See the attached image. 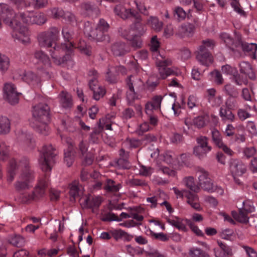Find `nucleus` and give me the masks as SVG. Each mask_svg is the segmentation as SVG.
I'll return each mask as SVG.
<instances>
[{
	"instance_id": "nucleus-1",
	"label": "nucleus",
	"mask_w": 257,
	"mask_h": 257,
	"mask_svg": "<svg viewBox=\"0 0 257 257\" xmlns=\"http://www.w3.org/2000/svg\"><path fill=\"white\" fill-rule=\"evenodd\" d=\"M150 46L151 50L157 54L156 64L161 78L164 79L172 75L178 76L181 74V72L178 68L175 67H168L172 65V61L171 59L157 54L160 46V42L157 36H154L151 38Z\"/></svg>"
},
{
	"instance_id": "nucleus-2",
	"label": "nucleus",
	"mask_w": 257,
	"mask_h": 257,
	"mask_svg": "<svg viewBox=\"0 0 257 257\" xmlns=\"http://www.w3.org/2000/svg\"><path fill=\"white\" fill-rule=\"evenodd\" d=\"M16 168L21 169L23 171L19 180L16 183L15 187L19 191H23L30 188V182L34 177L32 172L29 169V161L27 158H24L17 165L15 160L12 159L10 162V175L13 178L14 171Z\"/></svg>"
},
{
	"instance_id": "nucleus-3",
	"label": "nucleus",
	"mask_w": 257,
	"mask_h": 257,
	"mask_svg": "<svg viewBox=\"0 0 257 257\" xmlns=\"http://www.w3.org/2000/svg\"><path fill=\"white\" fill-rule=\"evenodd\" d=\"M92 23L87 22L84 25V33L90 39L95 40L98 42L108 40V36L105 34L109 25L103 19H100L97 27L94 30Z\"/></svg>"
},
{
	"instance_id": "nucleus-4",
	"label": "nucleus",
	"mask_w": 257,
	"mask_h": 257,
	"mask_svg": "<svg viewBox=\"0 0 257 257\" xmlns=\"http://www.w3.org/2000/svg\"><path fill=\"white\" fill-rule=\"evenodd\" d=\"M74 48L72 43L62 44L52 48L49 52L54 62L57 65H61L71 60V54Z\"/></svg>"
},
{
	"instance_id": "nucleus-5",
	"label": "nucleus",
	"mask_w": 257,
	"mask_h": 257,
	"mask_svg": "<svg viewBox=\"0 0 257 257\" xmlns=\"http://www.w3.org/2000/svg\"><path fill=\"white\" fill-rule=\"evenodd\" d=\"M33 118L31 122L32 127L38 128L41 125L44 130H47L46 122L49 119V107L45 103H39L33 107L32 110Z\"/></svg>"
},
{
	"instance_id": "nucleus-6",
	"label": "nucleus",
	"mask_w": 257,
	"mask_h": 257,
	"mask_svg": "<svg viewBox=\"0 0 257 257\" xmlns=\"http://www.w3.org/2000/svg\"><path fill=\"white\" fill-rule=\"evenodd\" d=\"M56 156V150L51 145L43 146L39 159V165L43 171L49 172L51 170Z\"/></svg>"
},
{
	"instance_id": "nucleus-7",
	"label": "nucleus",
	"mask_w": 257,
	"mask_h": 257,
	"mask_svg": "<svg viewBox=\"0 0 257 257\" xmlns=\"http://www.w3.org/2000/svg\"><path fill=\"white\" fill-rule=\"evenodd\" d=\"M11 28L13 29L12 36L15 40L25 45L31 43L30 33L27 27L18 22Z\"/></svg>"
},
{
	"instance_id": "nucleus-8",
	"label": "nucleus",
	"mask_w": 257,
	"mask_h": 257,
	"mask_svg": "<svg viewBox=\"0 0 257 257\" xmlns=\"http://www.w3.org/2000/svg\"><path fill=\"white\" fill-rule=\"evenodd\" d=\"M115 14L123 20L140 19V15L135 10L127 7L124 0H120L119 3L114 8Z\"/></svg>"
},
{
	"instance_id": "nucleus-9",
	"label": "nucleus",
	"mask_w": 257,
	"mask_h": 257,
	"mask_svg": "<svg viewBox=\"0 0 257 257\" xmlns=\"http://www.w3.org/2000/svg\"><path fill=\"white\" fill-rule=\"evenodd\" d=\"M58 35L59 31L55 28L41 33L38 36L39 45L41 47H51L53 42L58 40Z\"/></svg>"
},
{
	"instance_id": "nucleus-10",
	"label": "nucleus",
	"mask_w": 257,
	"mask_h": 257,
	"mask_svg": "<svg viewBox=\"0 0 257 257\" xmlns=\"http://www.w3.org/2000/svg\"><path fill=\"white\" fill-rule=\"evenodd\" d=\"M88 75L89 76H93V78L90 79L89 81V88L93 93V98L96 100H98L103 97L106 93V90L103 86L98 84L97 78L98 74L96 70H90Z\"/></svg>"
},
{
	"instance_id": "nucleus-11",
	"label": "nucleus",
	"mask_w": 257,
	"mask_h": 257,
	"mask_svg": "<svg viewBox=\"0 0 257 257\" xmlns=\"http://www.w3.org/2000/svg\"><path fill=\"white\" fill-rule=\"evenodd\" d=\"M172 190L177 198H183L184 196L185 197L187 198V202L192 208L197 210H200V206L199 203V198L197 194L191 192L190 191H187V189L180 190L177 187H173Z\"/></svg>"
},
{
	"instance_id": "nucleus-12",
	"label": "nucleus",
	"mask_w": 257,
	"mask_h": 257,
	"mask_svg": "<svg viewBox=\"0 0 257 257\" xmlns=\"http://www.w3.org/2000/svg\"><path fill=\"white\" fill-rule=\"evenodd\" d=\"M197 146L194 148L193 153L199 159L204 158L212 147L208 145V138L205 136H200L196 139Z\"/></svg>"
},
{
	"instance_id": "nucleus-13",
	"label": "nucleus",
	"mask_w": 257,
	"mask_h": 257,
	"mask_svg": "<svg viewBox=\"0 0 257 257\" xmlns=\"http://www.w3.org/2000/svg\"><path fill=\"white\" fill-rule=\"evenodd\" d=\"M16 14L8 5L5 4H0V16L3 20L4 22L10 26H13V24L17 23V18Z\"/></svg>"
},
{
	"instance_id": "nucleus-14",
	"label": "nucleus",
	"mask_w": 257,
	"mask_h": 257,
	"mask_svg": "<svg viewBox=\"0 0 257 257\" xmlns=\"http://www.w3.org/2000/svg\"><path fill=\"white\" fill-rule=\"evenodd\" d=\"M197 173H198V184L204 190L212 192L214 189V185L212 180L210 179L207 171L203 168H199Z\"/></svg>"
},
{
	"instance_id": "nucleus-15",
	"label": "nucleus",
	"mask_w": 257,
	"mask_h": 257,
	"mask_svg": "<svg viewBox=\"0 0 257 257\" xmlns=\"http://www.w3.org/2000/svg\"><path fill=\"white\" fill-rule=\"evenodd\" d=\"M4 96L8 102L14 105L19 102V93L15 85L11 83H6L4 87Z\"/></svg>"
},
{
	"instance_id": "nucleus-16",
	"label": "nucleus",
	"mask_w": 257,
	"mask_h": 257,
	"mask_svg": "<svg viewBox=\"0 0 257 257\" xmlns=\"http://www.w3.org/2000/svg\"><path fill=\"white\" fill-rule=\"evenodd\" d=\"M229 169L234 177L242 176L246 171L245 165L241 161L236 159H232L230 160Z\"/></svg>"
},
{
	"instance_id": "nucleus-17",
	"label": "nucleus",
	"mask_w": 257,
	"mask_h": 257,
	"mask_svg": "<svg viewBox=\"0 0 257 257\" xmlns=\"http://www.w3.org/2000/svg\"><path fill=\"white\" fill-rule=\"evenodd\" d=\"M48 186V180L45 177L41 178L38 182L37 185L36 186L33 193L34 194L36 199H38L45 194L46 188Z\"/></svg>"
},
{
	"instance_id": "nucleus-18",
	"label": "nucleus",
	"mask_w": 257,
	"mask_h": 257,
	"mask_svg": "<svg viewBox=\"0 0 257 257\" xmlns=\"http://www.w3.org/2000/svg\"><path fill=\"white\" fill-rule=\"evenodd\" d=\"M163 97L160 95L154 96L152 100L148 102L145 105V111L147 114L152 113L154 110L159 109Z\"/></svg>"
},
{
	"instance_id": "nucleus-19",
	"label": "nucleus",
	"mask_w": 257,
	"mask_h": 257,
	"mask_svg": "<svg viewBox=\"0 0 257 257\" xmlns=\"http://www.w3.org/2000/svg\"><path fill=\"white\" fill-rule=\"evenodd\" d=\"M81 13L84 16L96 17L99 14L97 7L89 3H84L81 5Z\"/></svg>"
},
{
	"instance_id": "nucleus-20",
	"label": "nucleus",
	"mask_w": 257,
	"mask_h": 257,
	"mask_svg": "<svg viewBox=\"0 0 257 257\" xmlns=\"http://www.w3.org/2000/svg\"><path fill=\"white\" fill-rule=\"evenodd\" d=\"M196 59L200 64L207 66L210 65L213 62L212 56L208 51L198 49Z\"/></svg>"
},
{
	"instance_id": "nucleus-21",
	"label": "nucleus",
	"mask_w": 257,
	"mask_h": 257,
	"mask_svg": "<svg viewBox=\"0 0 257 257\" xmlns=\"http://www.w3.org/2000/svg\"><path fill=\"white\" fill-rule=\"evenodd\" d=\"M59 102L61 106L65 108H70L73 106L71 95L66 91H62L59 95Z\"/></svg>"
},
{
	"instance_id": "nucleus-22",
	"label": "nucleus",
	"mask_w": 257,
	"mask_h": 257,
	"mask_svg": "<svg viewBox=\"0 0 257 257\" xmlns=\"http://www.w3.org/2000/svg\"><path fill=\"white\" fill-rule=\"evenodd\" d=\"M182 184L189 190L193 193H196L200 190V188L194 181V178L192 176H188L184 177L182 181Z\"/></svg>"
},
{
	"instance_id": "nucleus-23",
	"label": "nucleus",
	"mask_w": 257,
	"mask_h": 257,
	"mask_svg": "<svg viewBox=\"0 0 257 257\" xmlns=\"http://www.w3.org/2000/svg\"><path fill=\"white\" fill-rule=\"evenodd\" d=\"M84 187L77 182L72 183L70 189V195L71 200H75L76 197H81L84 193Z\"/></svg>"
},
{
	"instance_id": "nucleus-24",
	"label": "nucleus",
	"mask_w": 257,
	"mask_h": 257,
	"mask_svg": "<svg viewBox=\"0 0 257 257\" xmlns=\"http://www.w3.org/2000/svg\"><path fill=\"white\" fill-rule=\"evenodd\" d=\"M34 57L39 62L43 64L47 68L51 67V63L48 55L42 50L36 51L34 54Z\"/></svg>"
},
{
	"instance_id": "nucleus-25",
	"label": "nucleus",
	"mask_w": 257,
	"mask_h": 257,
	"mask_svg": "<svg viewBox=\"0 0 257 257\" xmlns=\"http://www.w3.org/2000/svg\"><path fill=\"white\" fill-rule=\"evenodd\" d=\"M126 86L128 89H135L138 90L143 85L141 79L136 76L131 75L126 80Z\"/></svg>"
},
{
	"instance_id": "nucleus-26",
	"label": "nucleus",
	"mask_w": 257,
	"mask_h": 257,
	"mask_svg": "<svg viewBox=\"0 0 257 257\" xmlns=\"http://www.w3.org/2000/svg\"><path fill=\"white\" fill-rule=\"evenodd\" d=\"M219 115L223 122L227 121L233 122L235 119V116L231 111V109L225 107L224 106L220 107L219 111Z\"/></svg>"
},
{
	"instance_id": "nucleus-27",
	"label": "nucleus",
	"mask_w": 257,
	"mask_h": 257,
	"mask_svg": "<svg viewBox=\"0 0 257 257\" xmlns=\"http://www.w3.org/2000/svg\"><path fill=\"white\" fill-rule=\"evenodd\" d=\"M18 140L22 142L24 145L29 150L33 149L35 146V141L32 139L31 135L22 133L18 136Z\"/></svg>"
},
{
	"instance_id": "nucleus-28",
	"label": "nucleus",
	"mask_w": 257,
	"mask_h": 257,
	"mask_svg": "<svg viewBox=\"0 0 257 257\" xmlns=\"http://www.w3.org/2000/svg\"><path fill=\"white\" fill-rule=\"evenodd\" d=\"M111 50L113 55L116 56L123 55L127 52L125 49V44L121 42H117L113 44Z\"/></svg>"
},
{
	"instance_id": "nucleus-29",
	"label": "nucleus",
	"mask_w": 257,
	"mask_h": 257,
	"mask_svg": "<svg viewBox=\"0 0 257 257\" xmlns=\"http://www.w3.org/2000/svg\"><path fill=\"white\" fill-rule=\"evenodd\" d=\"M221 71L224 74L232 76L234 77L235 83L238 85H241V83L237 79L238 74L235 68L232 67L229 65H225L222 66Z\"/></svg>"
},
{
	"instance_id": "nucleus-30",
	"label": "nucleus",
	"mask_w": 257,
	"mask_h": 257,
	"mask_svg": "<svg viewBox=\"0 0 257 257\" xmlns=\"http://www.w3.org/2000/svg\"><path fill=\"white\" fill-rule=\"evenodd\" d=\"M240 71L241 73H243L248 76L251 79H254L255 75L253 71L250 64L246 62H242L240 63Z\"/></svg>"
},
{
	"instance_id": "nucleus-31",
	"label": "nucleus",
	"mask_w": 257,
	"mask_h": 257,
	"mask_svg": "<svg viewBox=\"0 0 257 257\" xmlns=\"http://www.w3.org/2000/svg\"><path fill=\"white\" fill-rule=\"evenodd\" d=\"M75 152L71 145L69 146L68 149L64 152V162L66 163L68 167H70L74 160Z\"/></svg>"
},
{
	"instance_id": "nucleus-32",
	"label": "nucleus",
	"mask_w": 257,
	"mask_h": 257,
	"mask_svg": "<svg viewBox=\"0 0 257 257\" xmlns=\"http://www.w3.org/2000/svg\"><path fill=\"white\" fill-rule=\"evenodd\" d=\"M121 187L120 184L116 183L113 180L107 179L104 186V189L107 192L116 193L119 191Z\"/></svg>"
},
{
	"instance_id": "nucleus-33",
	"label": "nucleus",
	"mask_w": 257,
	"mask_h": 257,
	"mask_svg": "<svg viewBox=\"0 0 257 257\" xmlns=\"http://www.w3.org/2000/svg\"><path fill=\"white\" fill-rule=\"evenodd\" d=\"M189 257H210L205 250L198 247H193L189 249Z\"/></svg>"
},
{
	"instance_id": "nucleus-34",
	"label": "nucleus",
	"mask_w": 257,
	"mask_h": 257,
	"mask_svg": "<svg viewBox=\"0 0 257 257\" xmlns=\"http://www.w3.org/2000/svg\"><path fill=\"white\" fill-rule=\"evenodd\" d=\"M144 212V209L142 207L134 208L131 210L130 217L138 221V223H141L144 218L143 215Z\"/></svg>"
},
{
	"instance_id": "nucleus-35",
	"label": "nucleus",
	"mask_w": 257,
	"mask_h": 257,
	"mask_svg": "<svg viewBox=\"0 0 257 257\" xmlns=\"http://www.w3.org/2000/svg\"><path fill=\"white\" fill-rule=\"evenodd\" d=\"M193 29V26L190 24L181 25L178 28V35L181 37L189 36L192 33Z\"/></svg>"
},
{
	"instance_id": "nucleus-36",
	"label": "nucleus",
	"mask_w": 257,
	"mask_h": 257,
	"mask_svg": "<svg viewBox=\"0 0 257 257\" xmlns=\"http://www.w3.org/2000/svg\"><path fill=\"white\" fill-rule=\"evenodd\" d=\"M248 213L239 208V212H232L233 218L237 221L246 223L248 221Z\"/></svg>"
},
{
	"instance_id": "nucleus-37",
	"label": "nucleus",
	"mask_w": 257,
	"mask_h": 257,
	"mask_svg": "<svg viewBox=\"0 0 257 257\" xmlns=\"http://www.w3.org/2000/svg\"><path fill=\"white\" fill-rule=\"evenodd\" d=\"M10 131V121L7 117L0 115V134L5 135Z\"/></svg>"
},
{
	"instance_id": "nucleus-38",
	"label": "nucleus",
	"mask_w": 257,
	"mask_h": 257,
	"mask_svg": "<svg viewBox=\"0 0 257 257\" xmlns=\"http://www.w3.org/2000/svg\"><path fill=\"white\" fill-rule=\"evenodd\" d=\"M167 222L172 225L176 227L179 230L186 231L187 230L185 224L183 223V220L178 217H173L172 218H168Z\"/></svg>"
},
{
	"instance_id": "nucleus-39",
	"label": "nucleus",
	"mask_w": 257,
	"mask_h": 257,
	"mask_svg": "<svg viewBox=\"0 0 257 257\" xmlns=\"http://www.w3.org/2000/svg\"><path fill=\"white\" fill-rule=\"evenodd\" d=\"M134 19L135 20V22L131 26L132 31H136L140 35H143L146 31V28L141 23V16L140 15V19Z\"/></svg>"
},
{
	"instance_id": "nucleus-40",
	"label": "nucleus",
	"mask_w": 257,
	"mask_h": 257,
	"mask_svg": "<svg viewBox=\"0 0 257 257\" xmlns=\"http://www.w3.org/2000/svg\"><path fill=\"white\" fill-rule=\"evenodd\" d=\"M47 21L45 15L42 13H35L33 12V17L32 20L29 19V22L32 23V24L42 25Z\"/></svg>"
},
{
	"instance_id": "nucleus-41",
	"label": "nucleus",
	"mask_w": 257,
	"mask_h": 257,
	"mask_svg": "<svg viewBox=\"0 0 257 257\" xmlns=\"http://www.w3.org/2000/svg\"><path fill=\"white\" fill-rule=\"evenodd\" d=\"M9 242L14 246L21 247L25 243V239L20 235H12L9 237Z\"/></svg>"
},
{
	"instance_id": "nucleus-42",
	"label": "nucleus",
	"mask_w": 257,
	"mask_h": 257,
	"mask_svg": "<svg viewBox=\"0 0 257 257\" xmlns=\"http://www.w3.org/2000/svg\"><path fill=\"white\" fill-rule=\"evenodd\" d=\"M212 140L214 145L218 147L223 143L221 133L216 128L211 131Z\"/></svg>"
},
{
	"instance_id": "nucleus-43",
	"label": "nucleus",
	"mask_w": 257,
	"mask_h": 257,
	"mask_svg": "<svg viewBox=\"0 0 257 257\" xmlns=\"http://www.w3.org/2000/svg\"><path fill=\"white\" fill-rule=\"evenodd\" d=\"M148 24L157 32L160 31L163 27L162 22L160 21L158 18L155 17H151L148 20Z\"/></svg>"
},
{
	"instance_id": "nucleus-44",
	"label": "nucleus",
	"mask_w": 257,
	"mask_h": 257,
	"mask_svg": "<svg viewBox=\"0 0 257 257\" xmlns=\"http://www.w3.org/2000/svg\"><path fill=\"white\" fill-rule=\"evenodd\" d=\"M33 17V12L26 11L24 12H20L17 14L16 18L17 21L21 20L24 23L28 24H32V23L29 22L28 21L31 19L32 20Z\"/></svg>"
},
{
	"instance_id": "nucleus-45",
	"label": "nucleus",
	"mask_w": 257,
	"mask_h": 257,
	"mask_svg": "<svg viewBox=\"0 0 257 257\" xmlns=\"http://www.w3.org/2000/svg\"><path fill=\"white\" fill-rule=\"evenodd\" d=\"M242 49L244 51L250 52L253 58H256L255 53L257 51V45L255 43H244L242 44Z\"/></svg>"
},
{
	"instance_id": "nucleus-46",
	"label": "nucleus",
	"mask_w": 257,
	"mask_h": 257,
	"mask_svg": "<svg viewBox=\"0 0 257 257\" xmlns=\"http://www.w3.org/2000/svg\"><path fill=\"white\" fill-rule=\"evenodd\" d=\"M215 257H230L232 255L231 248L223 249H214Z\"/></svg>"
},
{
	"instance_id": "nucleus-47",
	"label": "nucleus",
	"mask_w": 257,
	"mask_h": 257,
	"mask_svg": "<svg viewBox=\"0 0 257 257\" xmlns=\"http://www.w3.org/2000/svg\"><path fill=\"white\" fill-rule=\"evenodd\" d=\"M10 66V59L6 55L0 53V70L7 71Z\"/></svg>"
},
{
	"instance_id": "nucleus-48",
	"label": "nucleus",
	"mask_w": 257,
	"mask_h": 257,
	"mask_svg": "<svg viewBox=\"0 0 257 257\" xmlns=\"http://www.w3.org/2000/svg\"><path fill=\"white\" fill-rule=\"evenodd\" d=\"M126 95L127 101L130 105H132L135 100L139 98L137 92L133 89H128Z\"/></svg>"
},
{
	"instance_id": "nucleus-49",
	"label": "nucleus",
	"mask_w": 257,
	"mask_h": 257,
	"mask_svg": "<svg viewBox=\"0 0 257 257\" xmlns=\"http://www.w3.org/2000/svg\"><path fill=\"white\" fill-rule=\"evenodd\" d=\"M62 34L64 40L68 42L67 44L71 43L70 41L72 39L74 33L70 28L68 27H64L62 30Z\"/></svg>"
},
{
	"instance_id": "nucleus-50",
	"label": "nucleus",
	"mask_w": 257,
	"mask_h": 257,
	"mask_svg": "<svg viewBox=\"0 0 257 257\" xmlns=\"http://www.w3.org/2000/svg\"><path fill=\"white\" fill-rule=\"evenodd\" d=\"M215 42L213 40L207 39L202 41V44L199 46V50L208 51L213 49Z\"/></svg>"
},
{
	"instance_id": "nucleus-51",
	"label": "nucleus",
	"mask_w": 257,
	"mask_h": 257,
	"mask_svg": "<svg viewBox=\"0 0 257 257\" xmlns=\"http://www.w3.org/2000/svg\"><path fill=\"white\" fill-rule=\"evenodd\" d=\"M256 153V150L254 147H245L243 149V157L245 159L253 157Z\"/></svg>"
},
{
	"instance_id": "nucleus-52",
	"label": "nucleus",
	"mask_w": 257,
	"mask_h": 257,
	"mask_svg": "<svg viewBox=\"0 0 257 257\" xmlns=\"http://www.w3.org/2000/svg\"><path fill=\"white\" fill-rule=\"evenodd\" d=\"M101 120L103 121V120L100 119H99V126L98 127V128H95L90 135V140L93 143L97 142L98 138V136L100 135L102 130V126L100 125L101 123Z\"/></svg>"
},
{
	"instance_id": "nucleus-53",
	"label": "nucleus",
	"mask_w": 257,
	"mask_h": 257,
	"mask_svg": "<svg viewBox=\"0 0 257 257\" xmlns=\"http://www.w3.org/2000/svg\"><path fill=\"white\" fill-rule=\"evenodd\" d=\"M225 107L230 109H235L237 107V102L235 96H230L225 101Z\"/></svg>"
},
{
	"instance_id": "nucleus-54",
	"label": "nucleus",
	"mask_w": 257,
	"mask_h": 257,
	"mask_svg": "<svg viewBox=\"0 0 257 257\" xmlns=\"http://www.w3.org/2000/svg\"><path fill=\"white\" fill-rule=\"evenodd\" d=\"M22 78L24 81L28 83H30L36 80L37 76L33 72L28 71L27 72L23 73Z\"/></svg>"
},
{
	"instance_id": "nucleus-55",
	"label": "nucleus",
	"mask_w": 257,
	"mask_h": 257,
	"mask_svg": "<svg viewBox=\"0 0 257 257\" xmlns=\"http://www.w3.org/2000/svg\"><path fill=\"white\" fill-rule=\"evenodd\" d=\"M206 120V117L204 116H199L193 119L192 123L197 127L201 128L205 125Z\"/></svg>"
},
{
	"instance_id": "nucleus-56",
	"label": "nucleus",
	"mask_w": 257,
	"mask_h": 257,
	"mask_svg": "<svg viewBox=\"0 0 257 257\" xmlns=\"http://www.w3.org/2000/svg\"><path fill=\"white\" fill-rule=\"evenodd\" d=\"M132 29L131 27H122L119 30V33L122 37L127 40H130L134 34H132Z\"/></svg>"
},
{
	"instance_id": "nucleus-57",
	"label": "nucleus",
	"mask_w": 257,
	"mask_h": 257,
	"mask_svg": "<svg viewBox=\"0 0 257 257\" xmlns=\"http://www.w3.org/2000/svg\"><path fill=\"white\" fill-rule=\"evenodd\" d=\"M129 40L130 41V44L131 46L134 49H137L141 47L142 41L140 37L135 36L133 38L131 37V39Z\"/></svg>"
},
{
	"instance_id": "nucleus-58",
	"label": "nucleus",
	"mask_w": 257,
	"mask_h": 257,
	"mask_svg": "<svg viewBox=\"0 0 257 257\" xmlns=\"http://www.w3.org/2000/svg\"><path fill=\"white\" fill-rule=\"evenodd\" d=\"M20 199L22 202L26 203L33 200H36L33 192L27 193H24L20 195Z\"/></svg>"
},
{
	"instance_id": "nucleus-59",
	"label": "nucleus",
	"mask_w": 257,
	"mask_h": 257,
	"mask_svg": "<svg viewBox=\"0 0 257 257\" xmlns=\"http://www.w3.org/2000/svg\"><path fill=\"white\" fill-rule=\"evenodd\" d=\"M184 221L196 235L198 236H202L203 235L202 231L191 220L186 219Z\"/></svg>"
},
{
	"instance_id": "nucleus-60",
	"label": "nucleus",
	"mask_w": 257,
	"mask_h": 257,
	"mask_svg": "<svg viewBox=\"0 0 257 257\" xmlns=\"http://www.w3.org/2000/svg\"><path fill=\"white\" fill-rule=\"evenodd\" d=\"M9 149L5 143L0 144L1 160L5 161L8 158Z\"/></svg>"
},
{
	"instance_id": "nucleus-61",
	"label": "nucleus",
	"mask_w": 257,
	"mask_h": 257,
	"mask_svg": "<svg viewBox=\"0 0 257 257\" xmlns=\"http://www.w3.org/2000/svg\"><path fill=\"white\" fill-rule=\"evenodd\" d=\"M86 202L91 207H98L101 203V198L100 197L95 196L90 201L86 199Z\"/></svg>"
},
{
	"instance_id": "nucleus-62",
	"label": "nucleus",
	"mask_w": 257,
	"mask_h": 257,
	"mask_svg": "<svg viewBox=\"0 0 257 257\" xmlns=\"http://www.w3.org/2000/svg\"><path fill=\"white\" fill-rule=\"evenodd\" d=\"M242 206L240 208L245 212L248 213L254 211V207L253 206L252 203L249 200L243 201L242 202Z\"/></svg>"
},
{
	"instance_id": "nucleus-63",
	"label": "nucleus",
	"mask_w": 257,
	"mask_h": 257,
	"mask_svg": "<svg viewBox=\"0 0 257 257\" xmlns=\"http://www.w3.org/2000/svg\"><path fill=\"white\" fill-rule=\"evenodd\" d=\"M175 16H177V19L179 21L185 19L186 17L185 11L181 7H177L174 10Z\"/></svg>"
},
{
	"instance_id": "nucleus-64",
	"label": "nucleus",
	"mask_w": 257,
	"mask_h": 257,
	"mask_svg": "<svg viewBox=\"0 0 257 257\" xmlns=\"http://www.w3.org/2000/svg\"><path fill=\"white\" fill-rule=\"evenodd\" d=\"M62 18L70 24L76 22V19L75 15L70 12H64Z\"/></svg>"
}]
</instances>
